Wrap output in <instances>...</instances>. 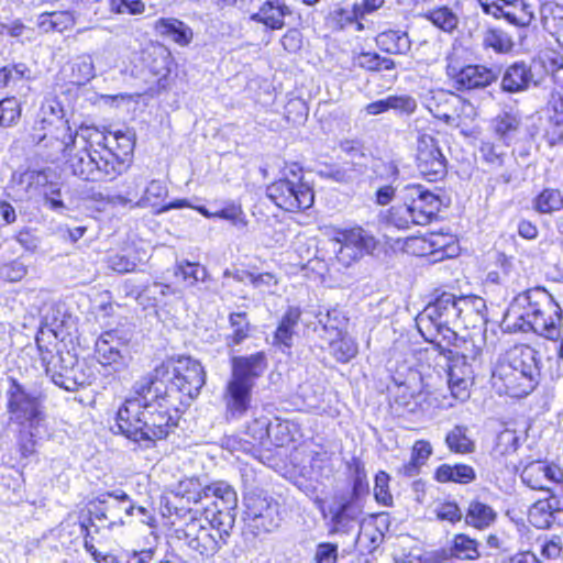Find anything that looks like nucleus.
<instances>
[{
	"mask_svg": "<svg viewBox=\"0 0 563 563\" xmlns=\"http://www.w3.org/2000/svg\"><path fill=\"white\" fill-rule=\"evenodd\" d=\"M27 67L24 64L8 65L0 68V88L9 87L10 85L15 86L23 78Z\"/></svg>",
	"mask_w": 563,
	"mask_h": 563,
	"instance_id": "nucleus-61",
	"label": "nucleus"
},
{
	"mask_svg": "<svg viewBox=\"0 0 563 563\" xmlns=\"http://www.w3.org/2000/svg\"><path fill=\"white\" fill-rule=\"evenodd\" d=\"M449 449L455 453H471L475 449L474 442L467 435V428L455 426L445 437Z\"/></svg>",
	"mask_w": 563,
	"mask_h": 563,
	"instance_id": "nucleus-48",
	"label": "nucleus"
},
{
	"mask_svg": "<svg viewBox=\"0 0 563 563\" xmlns=\"http://www.w3.org/2000/svg\"><path fill=\"white\" fill-rule=\"evenodd\" d=\"M417 166L429 181H437L446 175V159L438 140L430 134H421L417 142Z\"/></svg>",
	"mask_w": 563,
	"mask_h": 563,
	"instance_id": "nucleus-12",
	"label": "nucleus"
},
{
	"mask_svg": "<svg viewBox=\"0 0 563 563\" xmlns=\"http://www.w3.org/2000/svg\"><path fill=\"white\" fill-rule=\"evenodd\" d=\"M492 383L499 394H506L511 397H521L530 394L533 387L519 378L518 368L506 361L505 354H501L492 372Z\"/></svg>",
	"mask_w": 563,
	"mask_h": 563,
	"instance_id": "nucleus-15",
	"label": "nucleus"
},
{
	"mask_svg": "<svg viewBox=\"0 0 563 563\" xmlns=\"http://www.w3.org/2000/svg\"><path fill=\"white\" fill-rule=\"evenodd\" d=\"M73 367V377L70 379L68 378V384H73V386H76V390L79 387H84L86 385H90L95 374L92 368L85 362L79 361L75 356V364H71Z\"/></svg>",
	"mask_w": 563,
	"mask_h": 563,
	"instance_id": "nucleus-57",
	"label": "nucleus"
},
{
	"mask_svg": "<svg viewBox=\"0 0 563 563\" xmlns=\"http://www.w3.org/2000/svg\"><path fill=\"white\" fill-rule=\"evenodd\" d=\"M187 545L198 552L203 558L213 556L220 549V543L224 542L220 538L219 531L203 523V519L190 515L189 521L179 531Z\"/></svg>",
	"mask_w": 563,
	"mask_h": 563,
	"instance_id": "nucleus-13",
	"label": "nucleus"
},
{
	"mask_svg": "<svg viewBox=\"0 0 563 563\" xmlns=\"http://www.w3.org/2000/svg\"><path fill=\"white\" fill-rule=\"evenodd\" d=\"M62 327L63 322L58 323L57 320H54L49 323L46 317L44 324H42L36 334L35 341L44 367L55 362L57 357L65 355L57 349Z\"/></svg>",
	"mask_w": 563,
	"mask_h": 563,
	"instance_id": "nucleus-21",
	"label": "nucleus"
},
{
	"mask_svg": "<svg viewBox=\"0 0 563 563\" xmlns=\"http://www.w3.org/2000/svg\"><path fill=\"white\" fill-rule=\"evenodd\" d=\"M486 303L477 296H460L457 299V325L465 329L481 328L486 323Z\"/></svg>",
	"mask_w": 563,
	"mask_h": 563,
	"instance_id": "nucleus-24",
	"label": "nucleus"
},
{
	"mask_svg": "<svg viewBox=\"0 0 563 563\" xmlns=\"http://www.w3.org/2000/svg\"><path fill=\"white\" fill-rule=\"evenodd\" d=\"M431 454L432 446L430 442L424 440L416 441L411 450L410 461L401 466L399 473L407 477L416 476L419 473L420 467L426 464Z\"/></svg>",
	"mask_w": 563,
	"mask_h": 563,
	"instance_id": "nucleus-41",
	"label": "nucleus"
},
{
	"mask_svg": "<svg viewBox=\"0 0 563 563\" xmlns=\"http://www.w3.org/2000/svg\"><path fill=\"white\" fill-rule=\"evenodd\" d=\"M210 499L214 508L235 509L238 495L234 488L222 481L206 485L205 500Z\"/></svg>",
	"mask_w": 563,
	"mask_h": 563,
	"instance_id": "nucleus-33",
	"label": "nucleus"
},
{
	"mask_svg": "<svg viewBox=\"0 0 563 563\" xmlns=\"http://www.w3.org/2000/svg\"><path fill=\"white\" fill-rule=\"evenodd\" d=\"M108 137L98 128L92 125L81 124L75 134L69 133L62 142V150L64 152L74 151L77 147H87L96 150L95 146L100 147V151L109 150Z\"/></svg>",
	"mask_w": 563,
	"mask_h": 563,
	"instance_id": "nucleus-25",
	"label": "nucleus"
},
{
	"mask_svg": "<svg viewBox=\"0 0 563 563\" xmlns=\"http://www.w3.org/2000/svg\"><path fill=\"white\" fill-rule=\"evenodd\" d=\"M389 110H394L400 114H412L417 109V101L415 98L401 95V96H388Z\"/></svg>",
	"mask_w": 563,
	"mask_h": 563,
	"instance_id": "nucleus-63",
	"label": "nucleus"
},
{
	"mask_svg": "<svg viewBox=\"0 0 563 563\" xmlns=\"http://www.w3.org/2000/svg\"><path fill=\"white\" fill-rule=\"evenodd\" d=\"M275 445L284 446L291 441L290 423L289 421H282L276 419L275 422L271 421L268 438Z\"/></svg>",
	"mask_w": 563,
	"mask_h": 563,
	"instance_id": "nucleus-60",
	"label": "nucleus"
},
{
	"mask_svg": "<svg viewBox=\"0 0 563 563\" xmlns=\"http://www.w3.org/2000/svg\"><path fill=\"white\" fill-rule=\"evenodd\" d=\"M330 352L338 362L347 363L357 353L356 343L347 336H340L330 343Z\"/></svg>",
	"mask_w": 563,
	"mask_h": 563,
	"instance_id": "nucleus-52",
	"label": "nucleus"
},
{
	"mask_svg": "<svg viewBox=\"0 0 563 563\" xmlns=\"http://www.w3.org/2000/svg\"><path fill=\"white\" fill-rule=\"evenodd\" d=\"M378 47L389 54H407L411 47V41L407 32L401 30H387L376 37Z\"/></svg>",
	"mask_w": 563,
	"mask_h": 563,
	"instance_id": "nucleus-36",
	"label": "nucleus"
},
{
	"mask_svg": "<svg viewBox=\"0 0 563 563\" xmlns=\"http://www.w3.org/2000/svg\"><path fill=\"white\" fill-rule=\"evenodd\" d=\"M521 481L529 488L534 490L553 492L552 484L563 481V471L555 464L543 461H531L522 467Z\"/></svg>",
	"mask_w": 563,
	"mask_h": 563,
	"instance_id": "nucleus-17",
	"label": "nucleus"
},
{
	"mask_svg": "<svg viewBox=\"0 0 563 563\" xmlns=\"http://www.w3.org/2000/svg\"><path fill=\"white\" fill-rule=\"evenodd\" d=\"M96 503V517L103 521L102 527L108 530L122 528L126 523L125 519L134 516L135 504L122 489L99 494Z\"/></svg>",
	"mask_w": 563,
	"mask_h": 563,
	"instance_id": "nucleus-11",
	"label": "nucleus"
},
{
	"mask_svg": "<svg viewBox=\"0 0 563 563\" xmlns=\"http://www.w3.org/2000/svg\"><path fill=\"white\" fill-rule=\"evenodd\" d=\"M426 18L444 32L453 31L459 23L457 15L448 7H439L430 10Z\"/></svg>",
	"mask_w": 563,
	"mask_h": 563,
	"instance_id": "nucleus-50",
	"label": "nucleus"
},
{
	"mask_svg": "<svg viewBox=\"0 0 563 563\" xmlns=\"http://www.w3.org/2000/svg\"><path fill=\"white\" fill-rule=\"evenodd\" d=\"M384 533L373 521L360 525L355 545L361 552L373 553L383 542Z\"/></svg>",
	"mask_w": 563,
	"mask_h": 563,
	"instance_id": "nucleus-39",
	"label": "nucleus"
},
{
	"mask_svg": "<svg viewBox=\"0 0 563 563\" xmlns=\"http://www.w3.org/2000/svg\"><path fill=\"white\" fill-rule=\"evenodd\" d=\"M504 354L506 361L518 368L519 378L534 388L539 377L538 352L530 345L519 344L508 349Z\"/></svg>",
	"mask_w": 563,
	"mask_h": 563,
	"instance_id": "nucleus-19",
	"label": "nucleus"
},
{
	"mask_svg": "<svg viewBox=\"0 0 563 563\" xmlns=\"http://www.w3.org/2000/svg\"><path fill=\"white\" fill-rule=\"evenodd\" d=\"M544 76L537 74L532 66L517 62L508 66L503 75L500 87L508 93H519L531 87H540Z\"/></svg>",
	"mask_w": 563,
	"mask_h": 563,
	"instance_id": "nucleus-18",
	"label": "nucleus"
},
{
	"mask_svg": "<svg viewBox=\"0 0 563 563\" xmlns=\"http://www.w3.org/2000/svg\"><path fill=\"white\" fill-rule=\"evenodd\" d=\"M120 342L112 332H104L96 341L95 355L103 367L118 372L125 367V356L120 349Z\"/></svg>",
	"mask_w": 563,
	"mask_h": 563,
	"instance_id": "nucleus-22",
	"label": "nucleus"
},
{
	"mask_svg": "<svg viewBox=\"0 0 563 563\" xmlns=\"http://www.w3.org/2000/svg\"><path fill=\"white\" fill-rule=\"evenodd\" d=\"M562 208L563 197L558 189H543L534 199V209L540 213H552Z\"/></svg>",
	"mask_w": 563,
	"mask_h": 563,
	"instance_id": "nucleus-49",
	"label": "nucleus"
},
{
	"mask_svg": "<svg viewBox=\"0 0 563 563\" xmlns=\"http://www.w3.org/2000/svg\"><path fill=\"white\" fill-rule=\"evenodd\" d=\"M521 124V118L512 111H504L496 115L492 121V128L495 135L506 145L515 139Z\"/></svg>",
	"mask_w": 563,
	"mask_h": 563,
	"instance_id": "nucleus-34",
	"label": "nucleus"
},
{
	"mask_svg": "<svg viewBox=\"0 0 563 563\" xmlns=\"http://www.w3.org/2000/svg\"><path fill=\"white\" fill-rule=\"evenodd\" d=\"M167 196V187L161 180H152L132 208L157 207Z\"/></svg>",
	"mask_w": 563,
	"mask_h": 563,
	"instance_id": "nucleus-47",
	"label": "nucleus"
},
{
	"mask_svg": "<svg viewBox=\"0 0 563 563\" xmlns=\"http://www.w3.org/2000/svg\"><path fill=\"white\" fill-rule=\"evenodd\" d=\"M269 427L271 420L268 417H255L246 426V433L251 435L255 441H258L261 444H263L264 441L267 440L269 435Z\"/></svg>",
	"mask_w": 563,
	"mask_h": 563,
	"instance_id": "nucleus-62",
	"label": "nucleus"
},
{
	"mask_svg": "<svg viewBox=\"0 0 563 563\" xmlns=\"http://www.w3.org/2000/svg\"><path fill=\"white\" fill-rule=\"evenodd\" d=\"M68 155L67 165L73 175L86 181H108L121 174L122 163L110 150H90L80 147Z\"/></svg>",
	"mask_w": 563,
	"mask_h": 563,
	"instance_id": "nucleus-7",
	"label": "nucleus"
},
{
	"mask_svg": "<svg viewBox=\"0 0 563 563\" xmlns=\"http://www.w3.org/2000/svg\"><path fill=\"white\" fill-rule=\"evenodd\" d=\"M235 509L214 508L210 519H205L208 527L214 528V531H219L220 538L224 540L229 537L235 522Z\"/></svg>",
	"mask_w": 563,
	"mask_h": 563,
	"instance_id": "nucleus-44",
	"label": "nucleus"
},
{
	"mask_svg": "<svg viewBox=\"0 0 563 563\" xmlns=\"http://www.w3.org/2000/svg\"><path fill=\"white\" fill-rule=\"evenodd\" d=\"M266 368L264 352L231 358V375L222 394L227 419L239 420L246 415L251 408L255 382Z\"/></svg>",
	"mask_w": 563,
	"mask_h": 563,
	"instance_id": "nucleus-5",
	"label": "nucleus"
},
{
	"mask_svg": "<svg viewBox=\"0 0 563 563\" xmlns=\"http://www.w3.org/2000/svg\"><path fill=\"white\" fill-rule=\"evenodd\" d=\"M500 11V18H505L516 26H528L534 19L532 7L525 0H507Z\"/></svg>",
	"mask_w": 563,
	"mask_h": 563,
	"instance_id": "nucleus-35",
	"label": "nucleus"
},
{
	"mask_svg": "<svg viewBox=\"0 0 563 563\" xmlns=\"http://www.w3.org/2000/svg\"><path fill=\"white\" fill-rule=\"evenodd\" d=\"M8 412L12 422L20 426L19 448L23 456L35 452L37 440L46 433L43 397L34 388L12 379L7 391Z\"/></svg>",
	"mask_w": 563,
	"mask_h": 563,
	"instance_id": "nucleus-3",
	"label": "nucleus"
},
{
	"mask_svg": "<svg viewBox=\"0 0 563 563\" xmlns=\"http://www.w3.org/2000/svg\"><path fill=\"white\" fill-rule=\"evenodd\" d=\"M21 107L19 101L12 98H4L0 101V126H10L19 120Z\"/></svg>",
	"mask_w": 563,
	"mask_h": 563,
	"instance_id": "nucleus-56",
	"label": "nucleus"
},
{
	"mask_svg": "<svg viewBox=\"0 0 563 563\" xmlns=\"http://www.w3.org/2000/svg\"><path fill=\"white\" fill-rule=\"evenodd\" d=\"M441 347H434L445 358H462L467 363L474 364L481 354V349L472 339H440Z\"/></svg>",
	"mask_w": 563,
	"mask_h": 563,
	"instance_id": "nucleus-28",
	"label": "nucleus"
},
{
	"mask_svg": "<svg viewBox=\"0 0 563 563\" xmlns=\"http://www.w3.org/2000/svg\"><path fill=\"white\" fill-rule=\"evenodd\" d=\"M246 515L258 529L272 531L278 527V505L267 498L251 497L246 500Z\"/></svg>",
	"mask_w": 563,
	"mask_h": 563,
	"instance_id": "nucleus-23",
	"label": "nucleus"
},
{
	"mask_svg": "<svg viewBox=\"0 0 563 563\" xmlns=\"http://www.w3.org/2000/svg\"><path fill=\"white\" fill-rule=\"evenodd\" d=\"M290 13L291 11L284 0H267L261 10L253 14L252 19L264 23L273 30H279L284 26L285 15Z\"/></svg>",
	"mask_w": 563,
	"mask_h": 563,
	"instance_id": "nucleus-32",
	"label": "nucleus"
},
{
	"mask_svg": "<svg viewBox=\"0 0 563 563\" xmlns=\"http://www.w3.org/2000/svg\"><path fill=\"white\" fill-rule=\"evenodd\" d=\"M497 518V512L489 506L478 500L470 503L465 522L476 529L483 530L492 526Z\"/></svg>",
	"mask_w": 563,
	"mask_h": 563,
	"instance_id": "nucleus-38",
	"label": "nucleus"
},
{
	"mask_svg": "<svg viewBox=\"0 0 563 563\" xmlns=\"http://www.w3.org/2000/svg\"><path fill=\"white\" fill-rule=\"evenodd\" d=\"M333 241L339 244L336 260L344 267H350L364 255L372 254L378 245L374 234L360 225L340 230Z\"/></svg>",
	"mask_w": 563,
	"mask_h": 563,
	"instance_id": "nucleus-10",
	"label": "nucleus"
},
{
	"mask_svg": "<svg viewBox=\"0 0 563 563\" xmlns=\"http://www.w3.org/2000/svg\"><path fill=\"white\" fill-rule=\"evenodd\" d=\"M153 561L152 550L122 552L119 555L113 553L97 554V563H151Z\"/></svg>",
	"mask_w": 563,
	"mask_h": 563,
	"instance_id": "nucleus-46",
	"label": "nucleus"
},
{
	"mask_svg": "<svg viewBox=\"0 0 563 563\" xmlns=\"http://www.w3.org/2000/svg\"><path fill=\"white\" fill-rule=\"evenodd\" d=\"M404 200L416 225H427L440 211V198L422 185L409 184L404 188Z\"/></svg>",
	"mask_w": 563,
	"mask_h": 563,
	"instance_id": "nucleus-14",
	"label": "nucleus"
},
{
	"mask_svg": "<svg viewBox=\"0 0 563 563\" xmlns=\"http://www.w3.org/2000/svg\"><path fill=\"white\" fill-rule=\"evenodd\" d=\"M457 104L463 108H468L473 112V104L455 93L445 90L433 91L431 98L428 100L427 108L434 118L450 124L454 121L451 109H457Z\"/></svg>",
	"mask_w": 563,
	"mask_h": 563,
	"instance_id": "nucleus-26",
	"label": "nucleus"
},
{
	"mask_svg": "<svg viewBox=\"0 0 563 563\" xmlns=\"http://www.w3.org/2000/svg\"><path fill=\"white\" fill-rule=\"evenodd\" d=\"M483 43L497 53H508L514 46L511 36L500 29H488L484 34Z\"/></svg>",
	"mask_w": 563,
	"mask_h": 563,
	"instance_id": "nucleus-51",
	"label": "nucleus"
},
{
	"mask_svg": "<svg viewBox=\"0 0 563 563\" xmlns=\"http://www.w3.org/2000/svg\"><path fill=\"white\" fill-rule=\"evenodd\" d=\"M448 361V388L450 395L435 390L428 395V405L449 409L454 406L455 400L464 401L468 398V388L473 384L474 368L472 363L462 358H446Z\"/></svg>",
	"mask_w": 563,
	"mask_h": 563,
	"instance_id": "nucleus-9",
	"label": "nucleus"
},
{
	"mask_svg": "<svg viewBox=\"0 0 563 563\" xmlns=\"http://www.w3.org/2000/svg\"><path fill=\"white\" fill-rule=\"evenodd\" d=\"M379 221L398 230H408L411 225H416V221L405 201L402 205L393 206L380 212Z\"/></svg>",
	"mask_w": 563,
	"mask_h": 563,
	"instance_id": "nucleus-40",
	"label": "nucleus"
},
{
	"mask_svg": "<svg viewBox=\"0 0 563 563\" xmlns=\"http://www.w3.org/2000/svg\"><path fill=\"white\" fill-rule=\"evenodd\" d=\"M350 467L352 470L353 487L351 496L345 497L360 501V497L368 490L367 475L364 465L360 461L354 460Z\"/></svg>",
	"mask_w": 563,
	"mask_h": 563,
	"instance_id": "nucleus-55",
	"label": "nucleus"
},
{
	"mask_svg": "<svg viewBox=\"0 0 563 563\" xmlns=\"http://www.w3.org/2000/svg\"><path fill=\"white\" fill-rule=\"evenodd\" d=\"M503 322L511 331H532L556 340L561 334L562 309L544 288L537 287L512 299Z\"/></svg>",
	"mask_w": 563,
	"mask_h": 563,
	"instance_id": "nucleus-2",
	"label": "nucleus"
},
{
	"mask_svg": "<svg viewBox=\"0 0 563 563\" xmlns=\"http://www.w3.org/2000/svg\"><path fill=\"white\" fill-rule=\"evenodd\" d=\"M291 178L286 175L266 188L267 197L280 209L297 212L309 209L314 201L311 187L302 181L301 170H290Z\"/></svg>",
	"mask_w": 563,
	"mask_h": 563,
	"instance_id": "nucleus-8",
	"label": "nucleus"
},
{
	"mask_svg": "<svg viewBox=\"0 0 563 563\" xmlns=\"http://www.w3.org/2000/svg\"><path fill=\"white\" fill-rule=\"evenodd\" d=\"M330 534H350L358 526L362 505L358 500L341 496L330 507Z\"/></svg>",
	"mask_w": 563,
	"mask_h": 563,
	"instance_id": "nucleus-16",
	"label": "nucleus"
},
{
	"mask_svg": "<svg viewBox=\"0 0 563 563\" xmlns=\"http://www.w3.org/2000/svg\"><path fill=\"white\" fill-rule=\"evenodd\" d=\"M545 111L549 114V121L555 126H560L563 124V93L553 90L551 91Z\"/></svg>",
	"mask_w": 563,
	"mask_h": 563,
	"instance_id": "nucleus-58",
	"label": "nucleus"
},
{
	"mask_svg": "<svg viewBox=\"0 0 563 563\" xmlns=\"http://www.w3.org/2000/svg\"><path fill=\"white\" fill-rule=\"evenodd\" d=\"M70 67V79L73 84L85 85L95 77L93 60L88 54H82L74 58Z\"/></svg>",
	"mask_w": 563,
	"mask_h": 563,
	"instance_id": "nucleus-45",
	"label": "nucleus"
},
{
	"mask_svg": "<svg viewBox=\"0 0 563 563\" xmlns=\"http://www.w3.org/2000/svg\"><path fill=\"white\" fill-rule=\"evenodd\" d=\"M457 299L452 292L443 291L429 302L416 318L419 332L434 347H441L440 339H456L451 325H457Z\"/></svg>",
	"mask_w": 563,
	"mask_h": 563,
	"instance_id": "nucleus-6",
	"label": "nucleus"
},
{
	"mask_svg": "<svg viewBox=\"0 0 563 563\" xmlns=\"http://www.w3.org/2000/svg\"><path fill=\"white\" fill-rule=\"evenodd\" d=\"M135 396L128 398L117 412L118 432L135 442L151 446L165 439L176 427L180 406H169L170 398L162 394V383L152 386L144 379L134 385Z\"/></svg>",
	"mask_w": 563,
	"mask_h": 563,
	"instance_id": "nucleus-1",
	"label": "nucleus"
},
{
	"mask_svg": "<svg viewBox=\"0 0 563 563\" xmlns=\"http://www.w3.org/2000/svg\"><path fill=\"white\" fill-rule=\"evenodd\" d=\"M451 555L460 560L474 561L479 558L478 542L466 534H456L450 548Z\"/></svg>",
	"mask_w": 563,
	"mask_h": 563,
	"instance_id": "nucleus-43",
	"label": "nucleus"
},
{
	"mask_svg": "<svg viewBox=\"0 0 563 563\" xmlns=\"http://www.w3.org/2000/svg\"><path fill=\"white\" fill-rule=\"evenodd\" d=\"M549 496L538 499L528 511L529 522L538 529H548L556 515L563 511V492H549Z\"/></svg>",
	"mask_w": 563,
	"mask_h": 563,
	"instance_id": "nucleus-20",
	"label": "nucleus"
},
{
	"mask_svg": "<svg viewBox=\"0 0 563 563\" xmlns=\"http://www.w3.org/2000/svg\"><path fill=\"white\" fill-rule=\"evenodd\" d=\"M175 275L181 276L184 280H189V286H194L197 282H205L208 273L207 269L198 263L183 261L177 263Z\"/></svg>",
	"mask_w": 563,
	"mask_h": 563,
	"instance_id": "nucleus-53",
	"label": "nucleus"
},
{
	"mask_svg": "<svg viewBox=\"0 0 563 563\" xmlns=\"http://www.w3.org/2000/svg\"><path fill=\"white\" fill-rule=\"evenodd\" d=\"M154 31L179 46H187L194 38V32L185 22L175 18H161L154 24Z\"/></svg>",
	"mask_w": 563,
	"mask_h": 563,
	"instance_id": "nucleus-29",
	"label": "nucleus"
},
{
	"mask_svg": "<svg viewBox=\"0 0 563 563\" xmlns=\"http://www.w3.org/2000/svg\"><path fill=\"white\" fill-rule=\"evenodd\" d=\"M206 486H202L197 478H185L178 483L177 495L195 504L205 500Z\"/></svg>",
	"mask_w": 563,
	"mask_h": 563,
	"instance_id": "nucleus-54",
	"label": "nucleus"
},
{
	"mask_svg": "<svg viewBox=\"0 0 563 563\" xmlns=\"http://www.w3.org/2000/svg\"><path fill=\"white\" fill-rule=\"evenodd\" d=\"M434 478L439 483L470 484L476 478L475 470L466 464H442L437 471Z\"/></svg>",
	"mask_w": 563,
	"mask_h": 563,
	"instance_id": "nucleus-37",
	"label": "nucleus"
},
{
	"mask_svg": "<svg viewBox=\"0 0 563 563\" xmlns=\"http://www.w3.org/2000/svg\"><path fill=\"white\" fill-rule=\"evenodd\" d=\"M155 386L162 383V394L170 398L169 406H185L196 398L206 383L202 365L191 357L168 360L156 366L151 377L143 378Z\"/></svg>",
	"mask_w": 563,
	"mask_h": 563,
	"instance_id": "nucleus-4",
	"label": "nucleus"
},
{
	"mask_svg": "<svg viewBox=\"0 0 563 563\" xmlns=\"http://www.w3.org/2000/svg\"><path fill=\"white\" fill-rule=\"evenodd\" d=\"M450 74L457 89L468 90L487 87L497 78L492 69L481 65H467L457 71L452 68Z\"/></svg>",
	"mask_w": 563,
	"mask_h": 563,
	"instance_id": "nucleus-27",
	"label": "nucleus"
},
{
	"mask_svg": "<svg viewBox=\"0 0 563 563\" xmlns=\"http://www.w3.org/2000/svg\"><path fill=\"white\" fill-rule=\"evenodd\" d=\"M519 446V435L515 430L505 429L498 433L495 450L501 455L514 453Z\"/></svg>",
	"mask_w": 563,
	"mask_h": 563,
	"instance_id": "nucleus-59",
	"label": "nucleus"
},
{
	"mask_svg": "<svg viewBox=\"0 0 563 563\" xmlns=\"http://www.w3.org/2000/svg\"><path fill=\"white\" fill-rule=\"evenodd\" d=\"M301 317V310L298 307H288L283 314L273 336V344L283 352L292 346L295 329Z\"/></svg>",
	"mask_w": 563,
	"mask_h": 563,
	"instance_id": "nucleus-30",
	"label": "nucleus"
},
{
	"mask_svg": "<svg viewBox=\"0 0 563 563\" xmlns=\"http://www.w3.org/2000/svg\"><path fill=\"white\" fill-rule=\"evenodd\" d=\"M231 333L227 335V345L242 344L251 335V323L246 312H232L229 316Z\"/></svg>",
	"mask_w": 563,
	"mask_h": 563,
	"instance_id": "nucleus-42",
	"label": "nucleus"
},
{
	"mask_svg": "<svg viewBox=\"0 0 563 563\" xmlns=\"http://www.w3.org/2000/svg\"><path fill=\"white\" fill-rule=\"evenodd\" d=\"M554 341V356L549 357L550 372L553 378H560L563 376V335Z\"/></svg>",
	"mask_w": 563,
	"mask_h": 563,
	"instance_id": "nucleus-64",
	"label": "nucleus"
},
{
	"mask_svg": "<svg viewBox=\"0 0 563 563\" xmlns=\"http://www.w3.org/2000/svg\"><path fill=\"white\" fill-rule=\"evenodd\" d=\"M71 364H75V355L70 352H66L65 355L59 356L55 360V362L46 365L45 373L49 376L51 380L58 387L67 390L75 391L76 386L73 384H68V378L73 377V367Z\"/></svg>",
	"mask_w": 563,
	"mask_h": 563,
	"instance_id": "nucleus-31",
	"label": "nucleus"
}]
</instances>
